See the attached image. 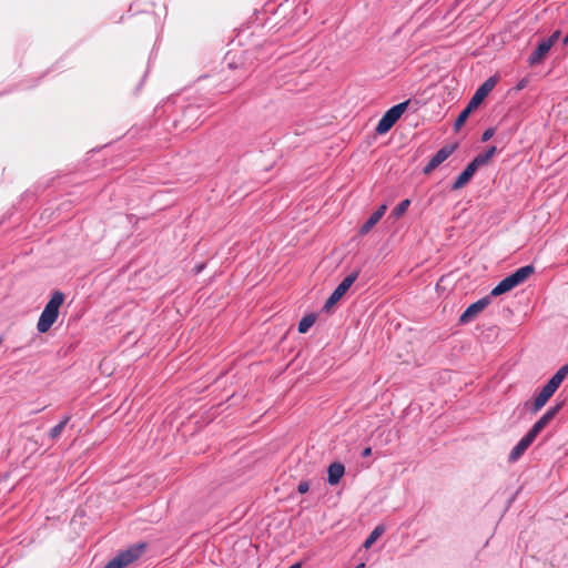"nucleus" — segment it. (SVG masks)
<instances>
[{
    "instance_id": "nucleus-1",
    "label": "nucleus",
    "mask_w": 568,
    "mask_h": 568,
    "mask_svg": "<svg viewBox=\"0 0 568 568\" xmlns=\"http://www.w3.org/2000/svg\"><path fill=\"white\" fill-rule=\"evenodd\" d=\"M64 301V294L57 291L52 294L49 302L45 304L42 313L40 314L37 323V329L39 333H47L51 326L55 323L59 316V308Z\"/></svg>"
},
{
    "instance_id": "nucleus-2",
    "label": "nucleus",
    "mask_w": 568,
    "mask_h": 568,
    "mask_svg": "<svg viewBox=\"0 0 568 568\" xmlns=\"http://www.w3.org/2000/svg\"><path fill=\"white\" fill-rule=\"evenodd\" d=\"M568 374V365L560 367L555 375L547 382V384L541 388L539 394L535 397L531 412H539L548 399L555 394V392L559 388L560 384L565 379Z\"/></svg>"
},
{
    "instance_id": "nucleus-3",
    "label": "nucleus",
    "mask_w": 568,
    "mask_h": 568,
    "mask_svg": "<svg viewBox=\"0 0 568 568\" xmlns=\"http://www.w3.org/2000/svg\"><path fill=\"white\" fill-rule=\"evenodd\" d=\"M408 103L409 101L407 100L388 109L378 121L375 129L376 133L385 134L386 132H388L393 128V125L398 121L402 114L406 111Z\"/></svg>"
},
{
    "instance_id": "nucleus-4",
    "label": "nucleus",
    "mask_w": 568,
    "mask_h": 568,
    "mask_svg": "<svg viewBox=\"0 0 568 568\" xmlns=\"http://www.w3.org/2000/svg\"><path fill=\"white\" fill-rule=\"evenodd\" d=\"M144 550V545H134L126 550L119 552L103 568H124L139 559Z\"/></svg>"
},
{
    "instance_id": "nucleus-5",
    "label": "nucleus",
    "mask_w": 568,
    "mask_h": 568,
    "mask_svg": "<svg viewBox=\"0 0 568 568\" xmlns=\"http://www.w3.org/2000/svg\"><path fill=\"white\" fill-rule=\"evenodd\" d=\"M358 274V271L352 272L337 285V287L333 291V293L324 304L323 308L325 311H329V308L334 306L344 296V294L348 291L353 283L357 280Z\"/></svg>"
},
{
    "instance_id": "nucleus-6",
    "label": "nucleus",
    "mask_w": 568,
    "mask_h": 568,
    "mask_svg": "<svg viewBox=\"0 0 568 568\" xmlns=\"http://www.w3.org/2000/svg\"><path fill=\"white\" fill-rule=\"evenodd\" d=\"M557 39H558V32H555L549 38L544 39L542 41H540L538 43L536 50H534L530 53V55L528 58V63L530 65L539 64L544 60L546 54L550 51L551 47L557 41Z\"/></svg>"
},
{
    "instance_id": "nucleus-7",
    "label": "nucleus",
    "mask_w": 568,
    "mask_h": 568,
    "mask_svg": "<svg viewBox=\"0 0 568 568\" xmlns=\"http://www.w3.org/2000/svg\"><path fill=\"white\" fill-rule=\"evenodd\" d=\"M455 151L454 145H444L440 148L428 161V163L423 169L424 174L432 173L436 168H438L444 161H446Z\"/></svg>"
},
{
    "instance_id": "nucleus-8",
    "label": "nucleus",
    "mask_w": 568,
    "mask_h": 568,
    "mask_svg": "<svg viewBox=\"0 0 568 568\" xmlns=\"http://www.w3.org/2000/svg\"><path fill=\"white\" fill-rule=\"evenodd\" d=\"M490 295L479 298L470 304L459 317V322L466 324L470 322L477 314L483 312L490 304Z\"/></svg>"
},
{
    "instance_id": "nucleus-9",
    "label": "nucleus",
    "mask_w": 568,
    "mask_h": 568,
    "mask_svg": "<svg viewBox=\"0 0 568 568\" xmlns=\"http://www.w3.org/2000/svg\"><path fill=\"white\" fill-rule=\"evenodd\" d=\"M560 409V404L550 407L528 430V435L536 439V437L540 434V432L554 419L557 413Z\"/></svg>"
},
{
    "instance_id": "nucleus-10",
    "label": "nucleus",
    "mask_w": 568,
    "mask_h": 568,
    "mask_svg": "<svg viewBox=\"0 0 568 568\" xmlns=\"http://www.w3.org/2000/svg\"><path fill=\"white\" fill-rule=\"evenodd\" d=\"M497 81L494 77L488 78L474 93L468 104L476 109L495 88Z\"/></svg>"
},
{
    "instance_id": "nucleus-11",
    "label": "nucleus",
    "mask_w": 568,
    "mask_h": 568,
    "mask_svg": "<svg viewBox=\"0 0 568 568\" xmlns=\"http://www.w3.org/2000/svg\"><path fill=\"white\" fill-rule=\"evenodd\" d=\"M479 166L475 163L474 160L470 163H468L465 170L454 181L452 190H459L464 187L474 176Z\"/></svg>"
},
{
    "instance_id": "nucleus-12",
    "label": "nucleus",
    "mask_w": 568,
    "mask_h": 568,
    "mask_svg": "<svg viewBox=\"0 0 568 568\" xmlns=\"http://www.w3.org/2000/svg\"><path fill=\"white\" fill-rule=\"evenodd\" d=\"M534 440L535 439H532L528 434H526L510 450L508 455V462H517L528 449V447L534 443Z\"/></svg>"
},
{
    "instance_id": "nucleus-13",
    "label": "nucleus",
    "mask_w": 568,
    "mask_h": 568,
    "mask_svg": "<svg viewBox=\"0 0 568 568\" xmlns=\"http://www.w3.org/2000/svg\"><path fill=\"white\" fill-rule=\"evenodd\" d=\"M387 210V206L385 204H382L368 219L367 221L361 226L359 233L362 235L367 234L384 216L385 212Z\"/></svg>"
},
{
    "instance_id": "nucleus-14",
    "label": "nucleus",
    "mask_w": 568,
    "mask_h": 568,
    "mask_svg": "<svg viewBox=\"0 0 568 568\" xmlns=\"http://www.w3.org/2000/svg\"><path fill=\"white\" fill-rule=\"evenodd\" d=\"M345 473V467L341 463H332L327 469V481L329 485H337Z\"/></svg>"
},
{
    "instance_id": "nucleus-15",
    "label": "nucleus",
    "mask_w": 568,
    "mask_h": 568,
    "mask_svg": "<svg viewBox=\"0 0 568 568\" xmlns=\"http://www.w3.org/2000/svg\"><path fill=\"white\" fill-rule=\"evenodd\" d=\"M535 267L532 265H525L517 268L514 273L509 274L514 283L518 286L523 284L532 273Z\"/></svg>"
},
{
    "instance_id": "nucleus-16",
    "label": "nucleus",
    "mask_w": 568,
    "mask_h": 568,
    "mask_svg": "<svg viewBox=\"0 0 568 568\" xmlns=\"http://www.w3.org/2000/svg\"><path fill=\"white\" fill-rule=\"evenodd\" d=\"M517 285L514 283L513 278L508 275L505 278H503L490 292V296H499L501 294H505L513 288H515Z\"/></svg>"
},
{
    "instance_id": "nucleus-17",
    "label": "nucleus",
    "mask_w": 568,
    "mask_h": 568,
    "mask_svg": "<svg viewBox=\"0 0 568 568\" xmlns=\"http://www.w3.org/2000/svg\"><path fill=\"white\" fill-rule=\"evenodd\" d=\"M70 418H71L70 415L64 416L63 419L59 424H57L54 427H52L50 429V432H49L50 439L55 440V439H58L61 436V434L64 430L65 426L70 422Z\"/></svg>"
},
{
    "instance_id": "nucleus-18",
    "label": "nucleus",
    "mask_w": 568,
    "mask_h": 568,
    "mask_svg": "<svg viewBox=\"0 0 568 568\" xmlns=\"http://www.w3.org/2000/svg\"><path fill=\"white\" fill-rule=\"evenodd\" d=\"M385 531L384 526L378 525L374 528V530L369 534V536L366 538L364 542V547L366 549L371 548L372 545L383 535Z\"/></svg>"
},
{
    "instance_id": "nucleus-19",
    "label": "nucleus",
    "mask_w": 568,
    "mask_h": 568,
    "mask_svg": "<svg viewBox=\"0 0 568 568\" xmlns=\"http://www.w3.org/2000/svg\"><path fill=\"white\" fill-rule=\"evenodd\" d=\"M496 150L497 149L494 145L488 148L485 153L478 154L477 156L474 158L475 163L478 166L486 164L494 156Z\"/></svg>"
},
{
    "instance_id": "nucleus-20",
    "label": "nucleus",
    "mask_w": 568,
    "mask_h": 568,
    "mask_svg": "<svg viewBox=\"0 0 568 568\" xmlns=\"http://www.w3.org/2000/svg\"><path fill=\"white\" fill-rule=\"evenodd\" d=\"M315 323V316L313 314L304 316L298 323V332L306 333Z\"/></svg>"
},
{
    "instance_id": "nucleus-21",
    "label": "nucleus",
    "mask_w": 568,
    "mask_h": 568,
    "mask_svg": "<svg viewBox=\"0 0 568 568\" xmlns=\"http://www.w3.org/2000/svg\"><path fill=\"white\" fill-rule=\"evenodd\" d=\"M473 110L475 109L470 108V105L467 104V106L459 113L454 124L456 130H459L462 128V125L466 122L467 118L469 116Z\"/></svg>"
},
{
    "instance_id": "nucleus-22",
    "label": "nucleus",
    "mask_w": 568,
    "mask_h": 568,
    "mask_svg": "<svg viewBox=\"0 0 568 568\" xmlns=\"http://www.w3.org/2000/svg\"><path fill=\"white\" fill-rule=\"evenodd\" d=\"M410 204V200L406 199V200H403L392 212L393 216L398 219L402 215L405 214V212L407 211L408 206Z\"/></svg>"
},
{
    "instance_id": "nucleus-23",
    "label": "nucleus",
    "mask_w": 568,
    "mask_h": 568,
    "mask_svg": "<svg viewBox=\"0 0 568 568\" xmlns=\"http://www.w3.org/2000/svg\"><path fill=\"white\" fill-rule=\"evenodd\" d=\"M494 134H495V130L493 128L485 130L481 135V141L487 142L488 140H490L494 136Z\"/></svg>"
},
{
    "instance_id": "nucleus-24",
    "label": "nucleus",
    "mask_w": 568,
    "mask_h": 568,
    "mask_svg": "<svg viewBox=\"0 0 568 568\" xmlns=\"http://www.w3.org/2000/svg\"><path fill=\"white\" fill-rule=\"evenodd\" d=\"M310 490V484L307 481H301L297 486L300 494H306Z\"/></svg>"
},
{
    "instance_id": "nucleus-25",
    "label": "nucleus",
    "mask_w": 568,
    "mask_h": 568,
    "mask_svg": "<svg viewBox=\"0 0 568 568\" xmlns=\"http://www.w3.org/2000/svg\"><path fill=\"white\" fill-rule=\"evenodd\" d=\"M371 454H372V448L371 447H366L362 452V457H368V456H371Z\"/></svg>"
},
{
    "instance_id": "nucleus-26",
    "label": "nucleus",
    "mask_w": 568,
    "mask_h": 568,
    "mask_svg": "<svg viewBox=\"0 0 568 568\" xmlns=\"http://www.w3.org/2000/svg\"><path fill=\"white\" fill-rule=\"evenodd\" d=\"M202 270H203V265H199V266L196 267V273H200Z\"/></svg>"
},
{
    "instance_id": "nucleus-27",
    "label": "nucleus",
    "mask_w": 568,
    "mask_h": 568,
    "mask_svg": "<svg viewBox=\"0 0 568 568\" xmlns=\"http://www.w3.org/2000/svg\"><path fill=\"white\" fill-rule=\"evenodd\" d=\"M355 568H365V564H358Z\"/></svg>"
},
{
    "instance_id": "nucleus-28",
    "label": "nucleus",
    "mask_w": 568,
    "mask_h": 568,
    "mask_svg": "<svg viewBox=\"0 0 568 568\" xmlns=\"http://www.w3.org/2000/svg\"><path fill=\"white\" fill-rule=\"evenodd\" d=\"M288 568H301L300 564H295V565H292L291 567Z\"/></svg>"
}]
</instances>
